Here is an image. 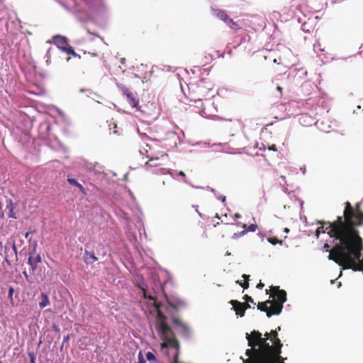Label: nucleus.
<instances>
[{"mask_svg": "<svg viewBox=\"0 0 363 363\" xmlns=\"http://www.w3.org/2000/svg\"><path fill=\"white\" fill-rule=\"evenodd\" d=\"M12 249H13L16 256H17V247H16V243L14 242L12 244Z\"/></svg>", "mask_w": 363, "mask_h": 363, "instance_id": "nucleus-34", "label": "nucleus"}, {"mask_svg": "<svg viewBox=\"0 0 363 363\" xmlns=\"http://www.w3.org/2000/svg\"><path fill=\"white\" fill-rule=\"evenodd\" d=\"M13 293H14V289L12 286H10L9 289V299L12 300V296H13Z\"/></svg>", "mask_w": 363, "mask_h": 363, "instance_id": "nucleus-30", "label": "nucleus"}, {"mask_svg": "<svg viewBox=\"0 0 363 363\" xmlns=\"http://www.w3.org/2000/svg\"><path fill=\"white\" fill-rule=\"evenodd\" d=\"M235 218H240V215L238 214V213H235Z\"/></svg>", "mask_w": 363, "mask_h": 363, "instance_id": "nucleus-46", "label": "nucleus"}, {"mask_svg": "<svg viewBox=\"0 0 363 363\" xmlns=\"http://www.w3.org/2000/svg\"><path fill=\"white\" fill-rule=\"evenodd\" d=\"M342 222L347 223L352 230V242L350 244L351 252L358 253L359 250H363V240L357 229V226L363 225V212L360 210L359 203L356 205L354 210L350 202L345 203Z\"/></svg>", "mask_w": 363, "mask_h": 363, "instance_id": "nucleus-3", "label": "nucleus"}, {"mask_svg": "<svg viewBox=\"0 0 363 363\" xmlns=\"http://www.w3.org/2000/svg\"><path fill=\"white\" fill-rule=\"evenodd\" d=\"M127 100L132 107H137L138 105V100L131 93L127 96Z\"/></svg>", "mask_w": 363, "mask_h": 363, "instance_id": "nucleus-18", "label": "nucleus"}, {"mask_svg": "<svg viewBox=\"0 0 363 363\" xmlns=\"http://www.w3.org/2000/svg\"><path fill=\"white\" fill-rule=\"evenodd\" d=\"M121 62L122 64H124L125 62V58H123V57L121 58Z\"/></svg>", "mask_w": 363, "mask_h": 363, "instance_id": "nucleus-45", "label": "nucleus"}, {"mask_svg": "<svg viewBox=\"0 0 363 363\" xmlns=\"http://www.w3.org/2000/svg\"><path fill=\"white\" fill-rule=\"evenodd\" d=\"M86 32L91 36L90 38L91 40H94V38H96L98 42L101 44L104 43V38L99 35L96 33L91 31L89 28H86Z\"/></svg>", "mask_w": 363, "mask_h": 363, "instance_id": "nucleus-15", "label": "nucleus"}, {"mask_svg": "<svg viewBox=\"0 0 363 363\" xmlns=\"http://www.w3.org/2000/svg\"><path fill=\"white\" fill-rule=\"evenodd\" d=\"M28 357L30 358V363H35V355L34 352H28Z\"/></svg>", "mask_w": 363, "mask_h": 363, "instance_id": "nucleus-27", "label": "nucleus"}, {"mask_svg": "<svg viewBox=\"0 0 363 363\" xmlns=\"http://www.w3.org/2000/svg\"><path fill=\"white\" fill-rule=\"evenodd\" d=\"M276 89H277V91H278L281 94H282V91H283V89H282V87H281L280 86H277Z\"/></svg>", "mask_w": 363, "mask_h": 363, "instance_id": "nucleus-43", "label": "nucleus"}, {"mask_svg": "<svg viewBox=\"0 0 363 363\" xmlns=\"http://www.w3.org/2000/svg\"><path fill=\"white\" fill-rule=\"evenodd\" d=\"M0 363H2L1 362H0Z\"/></svg>", "mask_w": 363, "mask_h": 363, "instance_id": "nucleus-49", "label": "nucleus"}, {"mask_svg": "<svg viewBox=\"0 0 363 363\" xmlns=\"http://www.w3.org/2000/svg\"><path fill=\"white\" fill-rule=\"evenodd\" d=\"M265 293L269 294L272 300L258 303L257 309L265 312L268 318L279 315L282 311L283 304L286 301V292L280 289L279 286H271L269 289L265 290Z\"/></svg>", "mask_w": 363, "mask_h": 363, "instance_id": "nucleus-4", "label": "nucleus"}, {"mask_svg": "<svg viewBox=\"0 0 363 363\" xmlns=\"http://www.w3.org/2000/svg\"><path fill=\"white\" fill-rule=\"evenodd\" d=\"M178 174H179V176H181V177H183V179H183V181H184V182H186V174H185V173H184V172H182V171H179V172H178Z\"/></svg>", "mask_w": 363, "mask_h": 363, "instance_id": "nucleus-32", "label": "nucleus"}, {"mask_svg": "<svg viewBox=\"0 0 363 363\" xmlns=\"http://www.w3.org/2000/svg\"><path fill=\"white\" fill-rule=\"evenodd\" d=\"M242 298L245 301V303H255L253 298L248 295H245Z\"/></svg>", "mask_w": 363, "mask_h": 363, "instance_id": "nucleus-26", "label": "nucleus"}, {"mask_svg": "<svg viewBox=\"0 0 363 363\" xmlns=\"http://www.w3.org/2000/svg\"><path fill=\"white\" fill-rule=\"evenodd\" d=\"M323 250H325L326 252H330L331 249H330V246L329 244L328 243H325L324 245H323Z\"/></svg>", "mask_w": 363, "mask_h": 363, "instance_id": "nucleus-31", "label": "nucleus"}, {"mask_svg": "<svg viewBox=\"0 0 363 363\" xmlns=\"http://www.w3.org/2000/svg\"><path fill=\"white\" fill-rule=\"evenodd\" d=\"M63 52H66L68 55H71L74 57H79V55L77 54L74 48L70 45H68Z\"/></svg>", "mask_w": 363, "mask_h": 363, "instance_id": "nucleus-19", "label": "nucleus"}, {"mask_svg": "<svg viewBox=\"0 0 363 363\" xmlns=\"http://www.w3.org/2000/svg\"><path fill=\"white\" fill-rule=\"evenodd\" d=\"M120 89H121L123 94L125 95L126 97L131 94L130 90L124 86H121Z\"/></svg>", "mask_w": 363, "mask_h": 363, "instance_id": "nucleus-24", "label": "nucleus"}, {"mask_svg": "<svg viewBox=\"0 0 363 363\" xmlns=\"http://www.w3.org/2000/svg\"><path fill=\"white\" fill-rule=\"evenodd\" d=\"M63 52H66L68 55H71L74 57H79V55L77 54L74 48L70 45H68Z\"/></svg>", "mask_w": 363, "mask_h": 363, "instance_id": "nucleus-20", "label": "nucleus"}, {"mask_svg": "<svg viewBox=\"0 0 363 363\" xmlns=\"http://www.w3.org/2000/svg\"><path fill=\"white\" fill-rule=\"evenodd\" d=\"M245 233H246V230H242L240 233H234V235H233V238L236 239V238H238L239 237L245 235Z\"/></svg>", "mask_w": 363, "mask_h": 363, "instance_id": "nucleus-29", "label": "nucleus"}, {"mask_svg": "<svg viewBox=\"0 0 363 363\" xmlns=\"http://www.w3.org/2000/svg\"><path fill=\"white\" fill-rule=\"evenodd\" d=\"M243 303V308H245V311L248 309V308H250L251 306L248 303Z\"/></svg>", "mask_w": 363, "mask_h": 363, "instance_id": "nucleus-36", "label": "nucleus"}, {"mask_svg": "<svg viewBox=\"0 0 363 363\" xmlns=\"http://www.w3.org/2000/svg\"><path fill=\"white\" fill-rule=\"evenodd\" d=\"M160 304L155 302V307L157 309V318L155 328L157 331H170V327L167 323V317L160 309Z\"/></svg>", "mask_w": 363, "mask_h": 363, "instance_id": "nucleus-6", "label": "nucleus"}, {"mask_svg": "<svg viewBox=\"0 0 363 363\" xmlns=\"http://www.w3.org/2000/svg\"><path fill=\"white\" fill-rule=\"evenodd\" d=\"M172 322L174 324L181 327L182 329L183 330L184 333H185V335H189V327L185 323H183L179 318H176V317L172 318Z\"/></svg>", "mask_w": 363, "mask_h": 363, "instance_id": "nucleus-11", "label": "nucleus"}, {"mask_svg": "<svg viewBox=\"0 0 363 363\" xmlns=\"http://www.w3.org/2000/svg\"><path fill=\"white\" fill-rule=\"evenodd\" d=\"M41 262L42 258L39 254H38L35 257L30 255L28 259V263L30 266L33 272L36 270L38 264Z\"/></svg>", "mask_w": 363, "mask_h": 363, "instance_id": "nucleus-10", "label": "nucleus"}, {"mask_svg": "<svg viewBox=\"0 0 363 363\" xmlns=\"http://www.w3.org/2000/svg\"><path fill=\"white\" fill-rule=\"evenodd\" d=\"M89 54H90L92 57H97L99 55V52L94 51V52H89Z\"/></svg>", "mask_w": 363, "mask_h": 363, "instance_id": "nucleus-39", "label": "nucleus"}, {"mask_svg": "<svg viewBox=\"0 0 363 363\" xmlns=\"http://www.w3.org/2000/svg\"><path fill=\"white\" fill-rule=\"evenodd\" d=\"M242 277L244 278V281L238 280L236 281L237 284H238L240 286H241L244 289H246L249 287V278L250 276L247 274H243Z\"/></svg>", "mask_w": 363, "mask_h": 363, "instance_id": "nucleus-17", "label": "nucleus"}, {"mask_svg": "<svg viewBox=\"0 0 363 363\" xmlns=\"http://www.w3.org/2000/svg\"><path fill=\"white\" fill-rule=\"evenodd\" d=\"M35 232V230H33V231H30V232H27L26 234H25V238H28L30 234L31 233H34Z\"/></svg>", "mask_w": 363, "mask_h": 363, "instance_id": "nucleus-42", "label": "nucleus"}, {"mask_svg": "<svg viewBox=\"0 0 363 363\" xmlns=\"http://www.w3.org/2000/svg\"><path fill=\"white\" fill-rule=\"evenodd\" d=\"M316 223L320 225L315 233L317 238L320 233H327L333 242H337L331 249L328 259L335 262L346 250H350L349 244L352 242V230L347 223L342 222V216H337L333 221L317 220Z\"/></svg>", "mask_w": 363, "mask_h": 363, "instance_id": "nucleus-2", "label": "nucleus"}, {"mask_svg": "<svg viewBox=\"0 0 363 363\" xmlns=\"http://www.w3.org/2000/svg\"><path fill=\"white\" fill-rule=\"evenodd\" d=\"M50 50H51V49L50 48V49L48 50V52H47V55H47V57H48V59H47V60H46V62H47L48 64V62H49V61H50Z\"/></svg>", "mask_w": 363, "mask_h": 363, "instance_id": "nucleus-37", "label": "nucleus"}, {"mask_svg": "<svg viewBox=\"0 0 363 363\" xmlns=\"http://www.w3.org/2000/svg\"><path fill=\"white\" fill-rule=\"evenodd\" d=\"M139 357V362L140 363H145V361L144 360L141 353L139 354V357Z\"/></svg>", "mask_w": 363, "mask_h": 363, "instance_id": "nucleus-38", "label": "nucleus"}, {"mask_svg": "<svg viewBox=\"0 0 363 363\" xmlns=\"http://www.w3.org/2000/svg\"><path fill=\"white\" fill-rule=\"evenodd\" d=\"M230 303L233 306L236 315L243 317L245 315V308H243V303L237 301L231 300Z\"/></svg>", "mask_w": 363, "mask_h": 363, "instance_id": "nucleus-8", "label": "nucleus"}, {"mask_svg": "<svg viewBox=\"0 0 363 363\" xmlns=\"http://www.w3.org/2000/svg\"><path fill=\"white\" fill-rule=\"evenodd\" d=\"M85 255L89 256V258L92 260L91 262H96L98 260V258L95 256L94 252H89L88 251H85Z\"/></svg>", "mask_w": 363, "mask_h": 363, "instance_id": "nucleus-23", "label": "nucleus"}, {"mask_svg": "<svg viewBox=\"0 0 363 363\" xmlns=\"http://www.w3.org/2000/svg\"><path fill=\"white\" fill-rule=\"evenodd\" d=\"M196 89L197 96L194 99V102L201 104L203 106L202 108L199 111V114L206 118H211L213 116V111L216 110L213 103L210 101H206L203 104L202 102V100L205 99L209 91L212 90L211 84L206 82L205 79H202L197 84Z\"/></svg>", "mask_w": 363, "mask_h": 363, "instance_id": "nucleus-5", "label": "nucleus"}, {"mask_svg": "<svg viewBox=\"0 0 363 363\" xmlns=\"http://www.w3.org/2000/svg\"><path fill=\"white\" fill-rule=\"evenodd\" d=\"M67 182L72 186H77L79 188L80 191H82L84 194H86V191L84 186L79 184L75 179L73 178H68Z\"/></svg>", "mask_w": 363, "mask_h": 363, "instance_id": "nucleus-13", "label": "nucleus"}, {"mask_svg": "<svg viewBox=\"0 0 363 363\" xmlns=\"http://www.w3.org/2000/svg\"><path fill=\"white\" fill-rule=\"evenodd\" d=\"M4 248L5 249L4 260L6 262H8L9 255H7V246L6 245L5 247H4L2 242L0 241V255H1V252L3 251Z\"/></svg>", "mask_w": 363, "mask_h": 363, "instance_id": "nucleus-22", "label": "nucleus"}, {"mask_svg": "<svg viewBox=\"0 0 363 363\" xmlns=\"http://www.w3.org/2000/svg\"><path fill=\"white\" fill-rule=\"evenodd\" d=\"M215 16L218 18L223 21V22H225V21L228 20V18L229 17V16L226 13V12H225L224 11H222V10H219V9L215 11Z\"/></svg>", "mask_w": 363, "mask_h": 363, "instance_id": "nucleus-16", "label": "nucleus"}, {"mask_svg": "<svg viewBox=\"0 0 363 363\" xmlns=\"http://www.w3.org/2000/svg\"><path fill=\"white\" fill-rule=\"evenodd\" d=\"M268 150H272V151H277V146L275 145H272L268 147Z\"/></svg>", "mask_w": 363, "mask_h": 363, "instance_id": "nucleus-33", "label": "nucleus"}, {"mask_svg": "<svg viewBox=\"0 0 363 363\" xmlns=\"http://www.w3.org/2000/svg\"><path fill=\"white\" fill-rule=\"evenodd\" d=\"M144 297L146 298H148L150 300L155 301V298L154 297H152L151 296H147L145 292H144Z\"/></svg>", "mask_w": 363, "mask_h": 363, "instance_id": "nucleus-40", "label": "nucleus"}, {"mask_svg": "<svg viewBox=\"0 0 363 363\" xmlns=\"http://www.w3.org/2000/svg\"><path fill=\"white\" fill-rule=\"evenodd\" d=\"M9 216L11 217V218H16V217L15 216V214L13 211V209H11L9 212Z\"/></svg>", "mask_w": 363, "mask_h": 363, "instance_id": "nucleus-41", "label": "nucleus"}, {"mask_svg": "<svg viewBox=\"0 0 363 363\" xmlns=\"http://www.w3.org/2000/svg\"><path fill=\"white\" fill-rule=\"evenodd\" d=\"M289 231V229L288 228H286L285 229V232H288Z\"/></svg>", "mask_w": 363, "mask_h": 363, "instance_id": "nucleus-47", "label": "nucleus"}, {"mask_svg": "<svg viewBox=\"0 0 363 363\" xmlns=\"http://www.w3.org/2000/svg\"><path fill=\"white\" fill-rule=\"evenodd\" d=\"M69 337H65V340H68Z\"/></svg>", "mask_w": 363, "mask_h": 363, "instance_id": "nucleus-48", "label": "nucleus"}, {"mask_svg": "<svg viewBox=\"0 0 363 363\" xmlns=\"http://www.w3.org/2000/svg\"><path fill=\"white\" fill-rule=\"evenodd\" d=\"M48 43H54L62 52L69 45L67 38L60 35H54L52 38V41H48Z\"/></svg>", "mask_w": 363, "mask_h": 363, "instance_id": "nucleus-7", "label": "nucleus"}, {"mask_svg": "<svg viewBox=\"0 0 363 363\" xmlns=\"http://www.w3.org/2000/svg\"><path fill=\"white\" fill-rule=\"evenodd\" d=\"M146 358L148 361H156V357L153 353L148 352L146 354Z\"/></svg>", "mask_w": 363, "mask_h": 363, "instance_id": "nucleus-25", "label": "nucleus"}, {"mask_svg": "<svg viewBox=\"0 0 363 363\" xmlns=\"http://www.w3.org/2000/svg\"><path fill=\"white\" fill-rule=\"evenodd\" d=\"M231 29L237 31L240 29V27L238 24L235 22L230 16L228 18V20L225 21V22Z\"/></svg>", "mask_w": 363, "mask_h": 363, "instance_id": "nucleus-14", "label": "nucleus"}, {"mask_svg": "<svg viewBox=\"0 0 363 363\" xmlns=\"http://www.w3.org/2000/svg\"><path fill=\"white\" fill-rule=\"evenodd\" d=\"M23 274L25 276V278L28 280V275L27 274V273L26 272H23Z\"/></svg>", "mask_w": 363, "mask_h": 363, "instance_id": "nucleus-44", "label": "nucleus"}, {"mask_svg": "<svg viewBox=\"0 0 363 363\" xmlns=\"http://www.w3.org/2000/svg\"><path fill=\"white\" fill-rule=\"evenodd\" d=\"M264 284L260 281L257 284V286H256V287H257V289H263V288H264Z\"/></svg>", "mask_w": 363, "mask_h": 363, "instance_id": "nucleus-35", "label": "nucleus"}, {"mask_svg": "<svg viewBox=\"0 0 363 363\" xmlns=\"http://www.w3.org/2000/svg\"><path fill=\"white\" fill-rule=\"evenodd\" d=\"M50 303L49 297L47 294L42 293L40 294V301L39 302V307L43 309Z\"/></svg>", "mask_w": 363, "mask_h": 363, "instance_id": "nucleus-12", "label": "nucleus"}, {"mask_svg": "<svg viewBox=\"0 0 363 363\" xmlns=\"http://www.w3.org/2000/svg\"><path fill=\"white\" fill-rule=\"evenodd\" d=\"M280 330L281 327L278 326L275 330L265 333L264 337L257 330L246 333L251 348L246 350L248 358L243 359V363H285L287 358L281 355L283 344L278 337Z\"/></svg>", "mask_w": 363, "mask_h": 363, "instance_id": "nucleus-1", "label": "nucleus"}, {"mask_svg": "<svg viewBox=\"0 0 363 363\" xmlns=\"http://www.w3.org/2000/svg\"><path fill=\"white\" fill-rule=\"evenodd\" d=\"M243 228H245L244 230H246V233L247 232H255L256 231V230L257 229V225L256 224H251L250 225H249L247 227V228H247V225L245 224L243 225Z\"/></svg>", "mask_w": 363, "mask_h": 363, "instance_id": "nucleus-21", "label": "nucleus"}, {"mask_svg": "<svg viewBox=\"0 0 363 363\" xmlns=\"http://www.w3.org/2000/svg\"><path fill=\"white\" fill-rule=\"evenodd\" d=\"M269 242H271L272 245H276L277 243H279V244H281V241H279L277 238H269Z\"/></svg>", "mask_w": 363, "mask_h": 363, "instance_id": "nucleus-28", "label": "nucleus"}, {"mask_svg": "<svg viewBox=\"0 0 363 363\" xmlns=\"http://www.w3.org/2000/svg\"><path fill=\"white\" fill-rule=\"evenodd\" d=\"M145 155L147 158H149L148 161L146 162L145 164L150 167H157L160 165V163L157 161L160 159L159 156H155L152 153H150L147 150H145Z\"/></svg>", "mask_w": 363, "mask_h": 363, "instance_id": "nucleus-9", "label": "nucleus"}]
</instances>
